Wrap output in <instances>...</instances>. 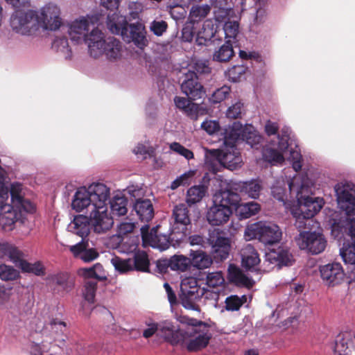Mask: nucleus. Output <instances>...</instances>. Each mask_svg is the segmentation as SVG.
Returning <instances> with one entry per match:
<instances>
[{"instance_id": "1", "label": "nucleus", "mask_w": 355, "mask_h": 355, "mask_svg": "<svg viewBox=\"0 0 355 355\" xmlns=\"http://www.w3.org/2000/svg\"><path fill=\"white\" fill-rule=\"evenodd\" d=\"M290 193L295 194L301 214L308 218H313L322 209L324 200L321 198L310 196L313 193V182L307 174L296 173L288 182Z\"/></svg>"}, {"instance_id": "2", "label": "nucleus", "mask_w": 355, "mask_h": 355, "mask_svg": "<svg viewBox=\"0 0 355 355\" xmlns=\"http://www.w3.org/2000/svg\"><path fill=\"white\" fill-rule=\"evenodd\" d=\"M106 24L112 33L121 36L126 43L132 42L141 49L148 44L145 26L140 21L129 24L127 17L114 12L107 15Z\"/></svg>"}, {"instance_id": "3", "label": "nucleus", "mask_w": 355, "mask_h": 355, "mask_svg": "<svg viewBox=\"0 0 355 355\" xmlns=\"http://www.w3.org/2000/svg\"><path fill=\"white\" fill-rule=\"evenodd\" d=\"M89 55L98 58L105 55L110 61H116L123 57V45L114 37H105L104 33L98 28H93L87 38Z\"/></svg>"}, {"instance_id": "4", "label": "nucleus", "mask_w": 355, "mask_h": 355, "mask_svg": "<svg viewBox=\"0 0 355 355\" xmlns=\"http://www.w3.org/2000/svg\"><path fill=\"white\" fill-rule=\"evenodd\" d=\"M240 196L229 189H221L213 196L212 205L206 212V219L211 226L225 224L232 214L231 207L236 206L240 201Z\"/></svg>"}, {"instance_id": "5", "label": "nucleus", "mask_w": 355, "mask_h": 355, "mask_svg": "<svg viewBox=\"0 0 355 355\" xmlns=\"http://www.w3.org/2000/svg\"><path fill=\"white\" fill-rule=\"evenodd\" d=\"M110 189L102 183H92L87 188L80 187L76 191L72 202V209L78 212L87 209L89 214L96 209L98 201H109Z\"/></svg>"}, {"instance_id": "6", "label": "nucleus", "mask_w": 355, "mask_h": 355, "mask_svg": "<svg viewBox=\"0 0 355 355\" xmlns=\"http://www.w3.org/2000/svg\"><path fill=\"white\" fill-rule=\"evenodd\" d=\"M191 245H198L203 248L211 246L214 259L218 261L226 259L230 251V241L229 238L223 236V232L218 228L210 230L208 237L205 239L202 236L193 234L189 237Z\"/></svg>"}, {"instance_id": "7", "label": "nucleus", "mask_w": 355, "mask_h": 355, "mask_svg": "<svg viewBox=\"0 0 355 355\" xmlns=\"http://www.w3.org/2000/svg\"><path fill=\"white\" fill-rule=\"evenodd\" d=\"M334 190L338 206L345 211V215L343 216L341 213L334 212L329 219V225H330V220L336 214L340 220L348 222L355 220V184L350 182H340L335 185Z\"/></svg>"}, {"instance_id": "8", "label": "nucleus", "mask_w": 355, "mask_h": 355, "mask_svg": "<svg viewBox=\"0 0 355 355\" xmlns=\"http://www.w3.org/2000/svg\"><path fill=\"white\" fill-rule=\"evenodd\" d=\"M225 146L219 152H214L213 157L205 155V164L214 173H216L219 165L234 171L242 166L243 160L239 150L235 144H225ZM212 155V153H211Z\"/></svg>"}, {"instance_id": "9", "label": "nucleus", "mask_w": 355, "mask_h": 355, "mask_svg": "<svg viewBox=\"0 0 355 355\" xmlns=\"http://www.w3.org/2000/svg\"><path fill=\"white\" fill-rule=\"evenodd\" d=\"M338 216L336 214L330 220L331 232L336 236L346 234L351 237V245L340 248V254L345 264L355 266V220L348 222Z\"/></svg>"}, {"instance_id": "10", "label": "nucleus", "mask_w": 355, "mask_h": 355, "mask_svg": "<svg viewBox=\"0 0 355 355\" xmlns=\"http://www.w3.org/2000/svg\"><path fill=\"white\" fill-rule=\"evenodd\" d=\"M282 237V230L277 225L272 223L257 222L248 225L244 231L246 241L258 239L265 245L279 243Z\"/></svg>"}, {"instance_id": "11", "label": "nucleus", "mask_w": 355, "mask_h": 355, "mask_svg": "<svg viewBox=\"0 0 355 355\" xmlns=\"http://www.w3.org/2000/svg\"><path fill=\"white\" fill-rule=\"evenodd\" d=\"M196 71H189L185 73L184 80L181 84L182 92L191 100H198L204 97L205 90L202 85L198 80V73H207L210 71L209 67L205 64H196Z\"/></svg>"}, {"instance_id": "12", "label": "nucleus", "mask_w": 355, "mask_h": 355, "mask_svg": "<svg viewBox=\"0 0 355 355\" xmlns=\"http://www.w3.org/2000/svg\"><path fill=\"white\" fill-rule=\"evenodd\" d=\"M10 24L12 30L21 35H31L39 29L37 11H15L10 17Z\"/></svg>"}, {"instance_id": "13", "label": "nucleus", "mask_w": 355, "mask_h": 355, "mask_svg": "<svg viewBox=\"0 0 355 355\" xmlns=\"http://www.w3.org/2000/svg\"><path fill=\"white\" fill-rule=\"evenodd\" d=\"M208 327L196 329L192 326L183 328L178 345L186 347L190 352H195L205 347L209 343L211 335Z\"/></svg>"}, {"instance_id": "14", "label": "nucleus", "mask_w": 355, "mask_h": 355, "mask_svg": "<svg viewBox=\"0 0 355 355\" xmlns=\"http://www.w3.org/2000/svg\"><path fill=\"white\" fill-rule=\"evenodd\" d=\"M297 246L312 254H318L322 252L327 246V240L324 236L316 231H302L295 237Z\"/></svg>"}, {"instance_id": "15", "label": "nucleus", "mask_w": 355, "mask_h": 355, "mask_svg": "<svg viewBox=\"0 0 355 355\" xmlns=\"http://www.w3.org/2000/svg\"><path fill=\"white\" fill-rule=\"evenodd\" d=\"M96 209L89 214L91 227L97 234H104L109 231L114 225V220L108 212V201H98Z\"/></svg>"}, {"instance_id": "16", "label": "nucleus", "mask_w": 355, "mask_h": 355, "mask_svg": "<svg viewBox=\"0 0 355 355\" xmlns=\"http://www.w3.org/2000/svg\"><path fill=\"white\" fill-rule=\"evenodd\" d=\"M173 217L175 221L171 227L172 235H179L176 238H173L175 239L176 241H180L187 236L191 227V218L187 205L184 203L175 205L173 209Z\"/></svg>"}, {"instance_id": "17", "label": "nucleus", "mask_w": 355, "mask_h": 355, "mask_svg": "<svg viewBox=\"0 0 355 355\" xmlns=\"http://www.w3.org/2000/svg\"><path fill=\"white\" fill-rule=\"evenodd\" d=\"M40 28L55 31L62 24L60 8L54 3H48L37 11Z\"/></svg>"}, {"instance_id": "18", "label": "nucleus", "mask_w": 355, "mask_h": 355, "mask_svg": "<svg viewBox=\"0 0 355 355\" xmlns=\"http://www.w3.org/2000/svg\"><path fill=\"white\" fill-rule=\"evenodd\" d=\"M11 206L15 209L25 213H33L35 207L27 198L28 190L22 184L18 182H12L9 189Z\"/></svg>"}, {"instance_id": "19", "label": "nucleus", "mask_w": 355, "mask_h": 355, "mask_svg": "<svg viewBox=\"0 0 355 355\" xmlns=\"http://www.w3.org/2000/svg\"><path fill=\"white\" fill-rule=\"evenodd\" d=\"M158 227H154L149 231V225H144L140 229L142 241L144 245H148L153 248H157L160 250L168 249L171 245V241L175 240L173 237H177L178 234L168 236L166 234H157Z\"/></svg>"}, {"instance_id": "20", "label": "nucleus", "mask_w": 355, "mask_h": 355, "mask_svg": "<svg viewBox=\"0 0 355 355\" xmlns=\"http://www.w3.org/2000/svg\"><path fill=\"white\" fill-rule=\"evenodd\" d=\"M97 17L94 15L80 17L68 25V34L72 42L79 43L82 41L86 44L87 38L89 35L88 33L90 25L94 24Z\"/></svg>"}, {"instance_id": "21", "label": "nucleus", "mask_w": 355, "mask_h": 355, "mask_svg": "<svg viewBox=\"0 0 355 355\" xmlns=\"http://www.w3.org/2000/svg\"><path fill=\"white\" fill-rule=\"evenodd\" d=\"M8 197L0 203V226L4 231H11L14 228L15 222H23L25 213L15 209L10 204L6 203Z\"/></svg>"}, {"instance_id": "22", "label": "nucleus", "mask_w": 355, "mask_h": 355, "mask_svg": "<svg viewBox=\"0 0 355 355\" xmlns=\"http://www.w3.org/2000/svg\"><path fill=\"white\" fill-rule=\"evenodd\" d=\"M288 136L287 135H277V141L274 146H277L279 151L272 148L266 147L262 150V156L265 161L270 163L272 165L282 164L284 161L282 153H285L288 148Z\"/></svg>"}, {"instance_id": "23", "label": "nucleus", "mask_w": 355, "mask_h": 355, "mask_svg": "<svg viewBox=\"0 0 355 355\" xmlns=\"http://www.w3.org/2000/svg\"><path fill=\"white\" fill-rule=\"evenodd\" d=\"M66 331V323L58 319H53L45 326L44 334H46V339L42 342V347L45 348L46 343H55V345L61 347L64 345L67 336L64 335Z\"/></svg>"}, {"instance_id": "24", "label": "nucleus", "mask_w": 355, "mask_h": 355, "mask_svg": "<svg viewBox=\"0 0 355 355\" xmlns=\"http://www.w3.org/2000/svg\"><path fill=\"white\" fill-rule=\"evenodd\" d=\"M320 273L323 283L329 286L340 284L345 275L341 264L336 262L321 266Z\"/></svg>"}, {"instance_id": "25", "label": "nucleus", "mask_w": 355, "mask_h": 355, "mask_svg": "<svg viewBox=\"0 0 355 355\" xmlns=\"http://www.w3.org/2000/svg\"><path fill=\"white\" fill-rule=\"evenodd\" d=\"M183 328L171 320H164L158 323V334L172 345L180 343Z\"/></svg>"}, {"instance_id": "26", "label": "nucleus", "mask_w": 355, "mask_h": 355, "mask_svg": "<svg viewBox=\"0 0 355 355\" xmlns=\"http://www.w3.org/2000/svg\"><path fill=\"white\" fill-rule=\"evenodd\" d=\"M266 261L279 267L289 266L292 263L293 256L289 249L286 246H279L277 248L269 250L265 255Z\"/></svg>"}, {"instance_id": "27", "label": "nucleus", "mask_w": 355, "mask_h": 355, "mask_svg": "<svg viewBox=\"0 0 355 355\" xmlns=\"http://www.w3.org/2000/svg\"><path fill=\"white\" fill-rule=\"evenodd\" d=\"M0 257H6L15 266L21 269L26 261L24 253L15 245L9 243H0Z\"/></svg>"}, {"instance_id": "28", "label": "nucleus", "mask_w": 355, "mask_h": 355, "mask_svg": "<svg viewBox=\"0 0 355 355\" xmlns=\"http://www.w3.org/2000/svg\"><path fill=\"white\" fill-rule=\"evenodd\" d=\"M241 257L243 268L248 270H257L261 260L257 251L252 245H245L241 250Z\"/></svg>"}, {"instance_id": "29", "label": "nucleus", "mask_w": 355, "mask_h": 355, "mask_svg": "<svg viewBox=\"0 0 355 355\" xmlns=\"http://www.w3.org/2000/svg\"><path fill=\"white\" fill-rule=\"evenodd\" d=\"M90 218L83 215H78L74 217L69 226V230L82 238L81 241H86L85 239L90 231Z\"/></svg>"}, {"instance_id": "30", "label": "nucleus", "mask_w": 355, "mask_h": 355, "mask_svg": "<svg viewBox=\"0 0 355 355\" xmlns=\"http://www.w3.org/2000/svg\"><path fill=\"white\" fill-rule=\"evenodd\" d=\"M69 249L75 257L80 259L84 262L92 261L98 256L94 249L89 248L88 241H80L76 245H71Z\"/></svg>"}, {"instance_id": "31", "label": "nucleus", "mask_w": 355, "mask_h": 355, "mask_svg": "<svg viewBox=\"0 0 355 355\" xmlns=\"http://www.w3.org/2000/svg\"><path fill=\"white\" fill-rule=\"evenodd\" d=\"M351 349L355 350V334L345 332L338 335L335 343V352L338 355H347Z\"/></svg>"}, {"instance_id": "32", "label": "nucleus", "mask_w": 355, "mask_h": 355, "mask_svg": "<svg viewBox=\"0 0 355 355\" xmlns=\"http://www.w3.org/2000/svg\"><path fill=\"white\" fill-rule=\"evenodd\" d=\"M229 280L239 287L250 288L254 284V281L247 276L240 268L234 265H230L228 268Z\"/></svg>"}, {"instance_id": "33", "label": "nucleus", "mask_w": 355, "mask_h": 355, "mask_svg": "<svg viewBox=\"0 0 355 355\" xmlns=\"http://www.w3.org/2000/svg\"><path fill=\"white\" fill-rule=\"evenodd\" d=\"M203 295L200 291L198 293L194 291H181L180 295L181 304L184 308L196 312V315H200V309L198 302H200V297Z\"/></svg>"}, {"instance_id": "34", "label": "nucleus", "mask_w": 355, "mask_h": 355, "mask_svg": "<svg viewBox=\"0 0 355 355\" xmlns=\"http://www.w3.org/2000/svg\"><path fill=\"white\" fill-rule=\"evenodd\" d=\"M134 209L141 221L148 222L153 218L154 209L149 199H137Z\"/></svg>"}, {"instance_id": "35", "label": "nucleus", "mask_w": 355, "mask_h": 355, "mask_svg": "<svg viewBox=\"0 0 355 355\" xmlns=\"http://www.w3.org/2000/svg\"><path fill=\"white\" fill-rule=\"evenodd\" d=\"M214 7V16L217 21H222L234 13L233 5L230 0H210Z\"/></svg>"}, {"instance_id": "36", "label": "nucleus", "mask_w": 355, "mask_h": 355, "mask_svg": "<svg viewBox=\"0 0 355 355\" xmlns=\"http://www.w3.org/2000/svg\"><path fill=\"white\" fill-rule=\"evenodd\" d=\"M50 284L59 286L66 293L70 292L74 287L73 278L66 272H60L57 274L50 275L48 277Z\"/></svg>"}, {"instance_id": "37", "label": "nucleus", "mask_w": 355, "mask_h": 355, "mask_svg": "<svg viewBox=\"0 0 355 355\" xmlns=\"http://www.w3.org/2000/svg\"><path fill=\"white\" fill-rule=\"evenodd\" d=\"M245 131V125L243 126L239 121L234 122L225 130V144H235L236 142H240Z\"/></svg>"}, {"instance_id": "38", "label": "nucleus", "mask_w": 355, "mask_h": 355, "mask_svg": "<svg viewBox=\"0 0 355 355\" xmlns=\"http://www.w3.org/2000/svg\"><path fill=\"white\" fill-rule=\"evenodd\" d=\"M250 299L246 295H242L239 296L237 295H230L227 297L225 300V305L220 304V311L221 313L225 311H236L240 309V308L246 304Z\"/></svg>"}, {"instance_id": "39", "label": "nucleus", "mask_w": 355, "mask_h": 355, "mask_svg": "<svg viewBox=\"0 0 355 355\" xmlns=\"http://www.w3.org/2000/svg\"><path fill=\"white\" fill-rule=\"evenodd\" d=\"M191 263L198 269H205L213 263L211 257L202 250H191Z\"/></svg>"}, {"instance_id": "40", "label": "nucleus", "mask_w": 355, "mask_h": 355, "mask_svg": "<svg viewBox=\"0 0 355 355\" xmlns=\"http://www.w3.org/2000/svg\"><path fill=\"white\" fill-rule=\"evenodd\" d=\"M241 192L248 195L250 198L257 199L262 189L261 182L258 179L242 182L239 184Z\"/></svg>"}, {"instance_id": "41", "label": "nucleus", "mask_w": 355, "mask_h": 355, "mask_svg": "<svg viewBox=\"0 0 355 355\" xmlns=\"http://www.w3.org/2000/svg\"><path fill=\"white\" fill-rule=\"evenodd\" d=\"M236 212L240 219H246L256 215L260 210V205L256 202L251 201L241 203L235 206Z\"/></svg>"}, {"instance_id": "42", "label": "nucleus", "mask_w": 355, "mask_h": 355, "mask_svg": "<svg viewBox=\"0 0 355 355\" xmlns=\"http://www.w3.org/2000/svg\"><path fill=\"white\" fill-rule=\"evenodd\" d=\"M175 106L182 110L187 116L191 119L197 116L198 105L191 103L189 99L182 96H175L174 98Z\"/></svg>"}, {"instance_id": "43", "label": "nucleus", "mask_w": 355, "mask_h": 355, "mask_svg": "<svg viewBox=\"0 0 355 355\" xmlns=\"http://www.w3.org/2000/svg\"><path fill=\"white\" fill-rule=\"evenodd\" d=\"M261 137L252 125H245V131L240 141L245 142L251 148L258 149Z\"/></svg>"}, {"instance_id": "44", "label": "nucleus", "mask_w": 355, "mask_h": 355, "mask_svg": "<svg viewBox=\"0 0 355 355\" xmlns=\"http://www.w3.org/2000/svg\"><path fill=\"white\" fill-rule=\"evenodd\" d=\"M234 54L232 42L230 40H226L225 44L214 51L213 60L220 62H225L228 61Z\"/></svg>"}, {"instance_id": "45", "label": "nucleus", "mask_w": 355, "mask_h": 355, "mask_svg": "<svg viewBox=\"0 0 355 355\" xmlns=\"http://www.w3.org/2000/svg\"><path fill=\"white\" fill-rule=\"evenodd\" d=\"M211 8L207 4L196 5L191 7L189 19L192 24L203 20L209 13Z\"/></svg>"}, {"instance_id": "46", "label": "nucleus", "mask_w": 355, "mask_h": 355, "mask_svg": "<svg viewBox=\"0 0 355 355\" xmlns=\"http://www.w3.org/2000/svg\"><path fill=\"white\" fill-rule=\"evenodd\" d=\"M52 49L60 53L66 60L71 58L72 53L69 47L68 40L64 37H56L52 43Z\"/></svg>"}, {"instance_id": "47", "label": "nucleus", "mask_w": 355, "mask_h": 355, "mask_svg": "<svg viewBox=\"0 0 355 355\" xmlns=\"http://www.w3.org/2000/svg\"><path fill=\"white\" fill-rule=\"evenodd\" d=\"M206 187L203 185H197L191 187L187 191V202L191 205L199 202L205 196Z\"/></svg>"}, {"instance_id": "48", "label": "nucleus", "mask_w": 355, "mask_h": 355, "mask_svg": "<svg viewBox=\"0 0 355 355\" xmlns=\"http://www.w3.org/2000/svg\"><path fill=\"white\" fill-rule=\"evenodd\" d=\"M82 275L87 278H94L98 280L106 279V274L103 267L100 263H96L92 267L81 269Z\"/></svg>"}, {"instance_id": "49", "label": "nucleus", "mask_w": 355, "mask_h": 355, "mask_svg": "<svg viewBox=\"0 0 355 355\" xmlns=\"http://www.w3.org/2000/svg\"><path fill=\"white\" fill-rule=\"evenodd\" d=\"M292 214L295 218V225L300 232L311 229L313 223V218H308L306 215L300 214V211L295 209L292 210Z\"/></svg>"}, {"instance_id": "50", "label": "nucleus", "mask_w": 355, "mask_h": 355, "mask_svg": "<svg viewBox=\"0 0 355 355\" xmlns=\"http://www.w3.org/2000/svg\"><path fill=\"white\" fill-rule=\"evenodd\" d=\"M220 294L218 292L207 290L203 288V295L200 297V302L205 305L215 308L218 310L220 309V304L218 303Z\"/></svg>"}, {"instance_id": "51", "label": "nucleus", "mask_w": 355, "mask_h": 355, "mask_svg": "<svg viewBox=\"0 0 355 355\" xmlns=\"http://www.w3.org/2000/svg\"><path fill=\"white\" fill-rule=\"evenodd\" d=\"M191 259L183 255H175L170 259L169 266L173 270L186 271L190 263Z\"/></svg>"}, {"instance_id": "52", "label": "nucleus", "mask_w": 355, "mask_h": 355, "mask_svg": "<svg viewBox=\"0 0 355 355\" xmlns=\"http://www.w3.org/2000/svg\"><path fill=\"white\" fill-rule=\"evenodd\" d=\"M112 211L114 214L118 216H124L126 214L127 200L124 197L115 196L110 202Z\"/></svg>"}, {"instance_id": "53", "label": "nucleus", "mask_w": 355, "mask_h": 355, "mask_svg": "<svg viewBox=\"0 0 355 355\" xmlns=\"http://www.w3.org/2000/svg\"><path fill=\"white\" fill-rule=\"evenodd\" d=\"M20 276L19 272L11 266L0 265V279L3 281H14Z\"/></svg>"}, {"instance_id": "54", "label": "nucleus", "mask_w": 355, "mask_h": 355, "mask_svg": "<svg viewBox=\"0 0 355 355\" xmlns=\"http://www.w3.org/2000/svg\"><path fill=\"white\" fill-rule=\"evenodd\" d=\"M247 67L243 64L234 65L226 71V76L232 82L240 81L244 76Z\"/></svg>"}, {"instance_id": "55", "label": "nucleus", "mask_w": 355, "mask_h": 355, "mask_svg": "<svg viewBox=\"0 0 355 355\" xmlns=\"http://www.w3.org/2000/svg\"><path fill=\"white\" fill-rule=\"evenodd\" d=\"M239 24L236 21H225L223 26V31L226 40H230L231 42L234 40L239 33Z\"/></svg>"}, {"instance_id": "56", "label": "nucleus", "mask_w": 355, "mask_h": 355, "mask_svg": "<svg viewBox=\"0 0 355 355\" xmlns=\"http://www.w3.org/2000/svg\"><path fill=\"white\" fill-rule=\"evenodd\" d=\"M255 12L253 15V25H259L263 23L267 19L266 3H254Z\"/></svg>"}, {"instance_id": "57", "label": "nucleus", "mask_w": 355, "mask_h": 355, "mask_svg": "<svg viewBox=\"0 0 355 355\" xmlns=\"http://www.w3.org/2000/svg\"><path fill=\"white\" fill-rule=\"evenodd\" d=\"M97 283L94 279H89L85 282L83 295L84 299L89 303H93L96 295Z\"/></svg>"}, {"instance_id": "58", "label": "nucleus", "mask_w": 355, "mask_h": 355, "mask_svg": "<svg viewBox=\"0 0 355 355\" xmlns=\"http://www.w3.org/2000/svg\"><path fill=\"white\" fill-rule=\"evenodd\" d=\"M110 261L116 271L121 274L125 273L132 269V266L130 260L122 259L118 257H114L112 258Z\"/></svg>"}, {"instance_id": "59", "label": "nucleus", "mask_w": 355, "mask_h": 355, "mask_svg": "<svg viewBox=\"0 0 355 355\" xmlns=\"http://www.w3.org/2000/svg\"><path fill=\"white\" fill-rule=\"evenodd\" d=\"M271 193L272 196L280 202H285L286 189L283 180H277L271 187Z\"/></svg>"}, {"instance_id": "60", "label": "nucleus", "mask_w": 355, "mask_h": 355, "mask_svg": "<svg viewBox=\"0 0 355 355\" xmlns=\"http://www.w3.org/2000/svg\"><path fill=\"white\" fill-rule=\"evenodd\" d=\"M21 270L22 272H31L37 276H41L44 274V268L40 261L31 263L26 261L23 263Z\"/></svg>"}, {"instance_id": "61", "label": "nucleus", "mask_w": 355, "mask_h": 355, "mask_svg": "<svg viewBox=\"0 0 355 355\" xmlns=\"http://www.w3.org/2000/svg\"><path fill=\"white\" fill-rule=\"evenodd\" d=\"M181 291H194L195 293H198V291H201L203 293V288H201L198 286V280L196 278L193 277H189L184 278L182 280Z\"/></svg>"}, {"instance_id": "62", "label": "nucleus", "mask_w": 355, "mask_h": 355, "mask_svg": "<svg viewBox=\"0 0 355 355\" xmlns=\"http://www.w3.org/2000/svg\"><path fill=\"white\" fill-rule=\"evenodd\" d=\"M225 282V279L221 272H208L206 276V284L212 288L221 286Z\"/></svg>"}, {"instance_id": "63", "label": "nucleus", "mask_w": 355, "mask_h": 355, "mask_svg": "<svg viewBox=\"0 0 355 355\" xmlns=\"http://www.w3.org/2000/svg\"><path fill=\"white\" fill-rule=\"evenodd\" d=\"M143 4L138 1H130L128 6V17L129 20H135L139 18L140 13L143 10Z\"/></svg>"}, {"instance_id": "64", "label": "nucleus", "mask_w": 355, "mask_h": 355, "mask_svg": "<svg viewBox=\"0 0 355 355\" xmlns=\"http://www.w3.org/2000/svg\"><path fill=\"white\" fill-rule=\"evenodd\" d=\"M230 92V88L227 86H223L217 89L209 98L210 102L212 103H218L224 101Z\"/></svg>"}]
</instances>
